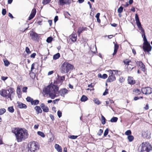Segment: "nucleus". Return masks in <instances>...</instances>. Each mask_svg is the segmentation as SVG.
I'll use <instances>...</instances> for the list:
<instances>
[{"instance_id": "nucleus-1", "label": "nucleus", "mask_w": 152, "mask_h": 152, "mask_svg": "<svg viewBox=\"0 0 152 152\" xmlns=\"http://www.w3.org/2000/svg\"><path fill=\"white\" fill-rule=\"evenodd\" d=\"M13 132L15 134L18 142L25 140L28 136V131L25 129L16 128Z\"/></svg>"}, {"instance_id": "nucleus-2", "label": "nucleus", "mask_w": 152, "mask_h": 152, "mask_svg": "<svg viewBox=\"0 0 152 152\" xmlns=\"http://www.w3.org/2000/svg\"><path fill=\"white\" fill-rule=\"evenodd\" d=\"M58 90V87L57 86L50 85L45 88L44 92L52 99H54L57 96Z\"/></svg>"}, {"instance_id": "nucleus-3", "label": "nucleus", "mask_w": 152, "mask_h": 152, "mask_svg": "<svg viewBox=\"0 0 152 152\" xmlns=\"http://www.w3.org/2000/svg\"><path fill=\"white\" fill-rule=\"evenodd\" d=\"M14 89L10 88L7 89H2L1 95L3 96L6 97L7 98H9L12 100L11 96H13L14 94Z\"/></svg>"}, {"instance_id": "nucleus-4", "label": "nucleus", "mask_w": 152, "mask_h": 152, "mask_svg": "<svg viewBox=\"0 0 152 152\" xmlns=\"http://www.w3.org/2000/svg\"><path fill=\"white\" fill-rule=\"evenodd\" d=\"M73 66L67 62H64L61 67V72L62 73H66L72 69Z\"/></svg>"}, {"instance_id": "nucleus-5", "label": "nucleus", "mask_w": 152, "mask_h": 152, "mask_svg": "<svg viewBox=\"0 0 152 152\" xmlns=\"http://www.w3.org/2000/svg\"><path fill=\"white\" fill-rule=\"evenodd\" d=\"M152 150V147L148 142H145L142 143L141 151L142 152H149Z\"/></svg>"}, {"instance_id": "nucleus-6", "label": "nucleus", "mask_w": 152, "mask_h": 152, "mask_svg": "<svg viewBox=\"0 0 152 152\" xmlns=\"http://www.w3.org/2000/svg\"><path fill=\"white\" fill-rule=\"evenodd\" d=\"M28 152H35V151L39 149V147L35 142L29 143L28 145Z\"/></svg>"}, {"instance_id": "nucleus-7", "label": "nucleus", "mask_w": 152, "mask_h": 152, "mask_svg": "<svg viewBox=\"0 0 152 152\" xmlns=\"http://www.w3.org/2000/svg\"><path fill=\"white\" fill-rule=\"evenodd\" d=\"M113 71L117 72L118 71L111 70L108 71V72L109 73V76L107 80V82H111L115 80V77L113 72Z\"/></svg>"}, {"instance_id": "nucleus-8", "label": "nucleus", "mask_w": 152, "mask_h": 152, "mask_svg": "<svg viewBox=\"0 0 152 152\" xmlns=\"http://www.w3.org/2000/svg\"><path fill=\"white\" fill-rule=\"evenodd\" d=\"M135 19L136 24L139 30L141 31L142 34H145L144 30L141 26V25L140 21L139 19L137 14H136L135 15Z\"/></svg>"}, {"instance_id": "nucleus-9", "label": "nucleus", "mask_w": 152, "mask_h": 152, "mask_svg": "<svg viewBox=\"0 0 152 152\" xmlns=\"http://www.w3.org/2000/svg\"><path fill=\"white\" fill-rule=\"evenodd\" d=\"M142 93L145 94H150L152 93V88L147 87L142 88L141 89Z\"/></svg>"}, {"instance_id": "nucleus-10", "label": "nucleus", "mask_w": 152, "mask_h": 152, "mask_svg": "<svg viewBox=\"0 0 152 152\" xmlns=\"http://www.w3.org/2000/svg\"><path fill=\"white\" fill-rule=\"evenodd\" d=\"M143 49L144 52H149L151 50L152 47L149 43L144 44Z\"/></svg>"}, {"instance_id": "nucleus-11", "label": "nucleus", "mask_w": 152, "mask_h": 152, "mask_svg": "<svg viewBox=\"0 0 152 152\" xmlns=\"http://www.w3.org/2000/svg\"><path fill=\"white\" fill-rule=\"evenodd\" d=\"M30 36L31 39L33 40H37L39 38V36L38 34L33 31L30 33Z\"/></svg>"}, {"instance_id": "nucleus-12", "label": "nucleus", "mask_w": 152, "mask_h": 152, "mask_svg": "<svg viewBox=\"0 0 152 152\" xmlns=\"http://www.w3.org/2000/svg\"><path fill=\"white\" fill-rule=\"evenodd\" d=\"M59 4L63 6L65 4L69 5L71 3V1L69 0H59Z\"/></svg>"}, {"instance_id": "nucleus-13", "label": "nucleus", "mask_w": 152, "mask_h": 152, "mask_svg": "<svg viewBox=\"0 0 152 152\" xmlns=\"http://www.w3.org/2000/svg\"><path fill=\"white\" fill-rule=\"evenodd\" d=\"M136 64L138 66L140 67V68L142 70L143 72L145 71V66L143 64L141 61H137L136 62Z\"/></svg>"}, {"instance_id": "nucleus-14", "label": "nucleus", "mask_w": 152, "mask_h": 152, "mask_svg": "<svg viewBox=\"0 0 152 152\" xmlns=\"http://www.w3.org/2000/svg\"><path fill=\"white\" fill-rule=\"evenodd\" d=\"M36 13V10L35 9H33L31 12V13L28 18V20H30L32 19L35 16Z\"/></svg>"}, {"instance_id": "nucleus-15", "label": "nucleus", "mask_w": 152, "mask_h": 152, "mask_svg": "<svg viewBox=\"0 0 152 152\" xmlns=\"http://www.w3.org/2000/svg\"><path fill=\"white\" fill-rule=\"evenodd\" d=\"M69 38L73 42H75L77 39V35L76 34H72L69 36Z\"/></svg>"}, {"instance_id": "nucleus-16", "label": "nucleus", "mask_w": 152, "mask_h": 152, "mask_svg": "<svg viewBox=\"0 0 152 152\" xmlns=\"http://www.w3.org/2000/svg\"><path fill=\"white\" fill-rule=\"evenodd\" d=\"M18 107L20 108H27L26 105L23 103L19 102H17Z\"/></svg>"}, {"instance_id": "nucleus-17", "label": "nucleus", "mask_w": 152, "mask_h": 152, "mask_svg": "<svg viewBox=\"0 0 152 152\" xmlns=\"http://www.w3.org/2000/svg\"><path fill=\"white\" fill-rule=\"evenodd\" d=\"M128 81L129 84L131 85H133L135 83V81L134 80L133 77L130 76L128 77Z\"/></svg>"}, {"instance_id": "nucleus-18", "label": "nucleus", "mask_w": 152, "mask_h": 152, "mask_svg": "<svg viewBox=\"0 0 152 152\" xmlns=\"http://www.w3.org/2000/svg\"><path fill=\"white\" fill-rule=\"evenodd\" d=\"M68 92L69 91L66 88L62 89L61 91V95L64 97L66 94L68 93Z\"/></svg>"}, {"instance_id": "nucleus-19", "label": "nucleus", "mask_w": 152, "mask_h": 152, "mask_svg": "<svg viewBox=\"0 0 152 152\" xmlns=\"http://www.w3.org/2000/svg\"><path fill=\"white\" fill-rule=\"evenodd\" d=\"M34 109L37 112V114H39V113H42V110L40 107L39 106H37L35 107H34Z\"/></svg>"}, {"instance_id": "nucleus-20", "label": "nucleus", "mask_w": 152, "mask_h": 152, "mask_svg": "<svg viewBox=\"0 0 152 152\" xmlns=\"http://www.w3.org/2000/svg\"><path fill=\"white\" fill-rule=\"evenodd\" d=\"M118 48V45L116 44H115L114 45V52L113 54V56L115 55L117 53V50Z\"/></svg>"}, {"instance_id": "nucleus-21", "label": "nucleus", "mask_w": 152, "mask_h": 152, "mask_svg": "<svg viewBox=\"0 0 152 152\" xmlns=\"http://www.w3.org/2000/svg\"><path fill=\"white\" fill-rule=\"evenodd\" d=\"M55 148L58 152H62V148L61 147L59 146V145L57 144H56L55 145Z\"/></svg>"}, {"instance_id": "nucleus-22", "label": "nucleus", "mask_w": 152, "mask_h": 152, "mask_svg": "<svg viewBox=\"0 0 152 152\" xmlns=\"http://www.w3.org/2000/svg\"><path fill=\"white\" fill-rule=\"evenodd\" d=\"M16 92L17 94H18V97H21V92L20 88L18 87H17Z\"/></svg>"}, {"instance_id": "nucleus-23", "label": "nucleus", "mask_w": 152, "mask_h": 152, "mask_svg": "<svg viewBox=\"0 0 152 152\" xmlns=\"http://www.w3.org/2000/svg\"><path fill=\"white\" fill-rule=\"evenodd\" d=\"M39 100L37 99L35 100H33L31 102V104L32 105H37L39 104Z\"/></svg>"}, {"instance_id": "nucleus-24", "label": "nucleus", "mask_w": 152, "mask_h": 152, "mask_svg": "<svg viewBox=\"0 0 152 152\" xmlns=\"http://www.w3.org/2000/svg\"><path fill=\"white\" fill-rule=\"evenodd\" d=\"M86 28H84V27H79L78 29V30L77 31V33L78 34V36L80 35V34Z\"/></svg>"}, {"instance_id": "nucleus-25", "label": "nucleus", "mask_w": 152, "mask_h": 152, "mask_svg": "<svg viewBox=\"0 0 152 152\" xmlns=\"http://www.w3.org/2000/svg\"><path fill=\"white\" fill-rule=\"evenodd\" d=\"M142 37H143V40L144 41V42L143 43L144 44H147L149 43L148 42L147 38L146 37L145 34H142Z\"/></svg>"}, {"instance_id": "nucleus-26", "label": "nucleus", "mask_w": 152, "mask_h": 152, "mask_svg": "<svg viewBox=\"0 0 152 152\" xmlns=\"http://www.w3.org/2000/svg\"><path fill=\"white\" fill-rule=\"evenodd\" d=\"M134 93L137 95H138L141 94V91L139 89H136L134 91Z\"/></svg>"}, {"instance_id": "nucleus-27", "label": "nucleus", "mask_w": 152, "mask_h": 152, "mask_svg": "<svg viewBox=\"0 0 152 152\" xmlns=\"http://www.w3.org/2000/svg\"><path fill=\"white\" fill-rule=\"evenodd\" d=\"M87 97L85 95H83L80 99V100L82 102H85L88 100Z\"/></svg>"}, {"instance_id": "nucleus-28", "label": "nucleus", "mask_w": 152, "mask_h": 152, "mask_svg": "<svg viewBox=\"0 0 152 152\" xmlns=\"http://www.w3.org/2000/svg\"><path fill=\"white\" fill-rule=\"evenodd\" d=\"M60 57V54L59 53H58L53 56V59L55 60H56L58 58Z\"/></svg>"}, {"instance_id": "nucleus-29", "label": "nucleus", "mask_w": 152, "mask_h": 152, "mask_svg": "<svg viewBox=\"0 0 152 152\" xmlns=\"http://www.w3.org/2000/svg\"><path fill=\"white\" fill-rule=\"evenodd\" d=\"M94 103L97 105H99L101 103V102L99 100V99L97 98H94Z\"/></svg>"}, {"instance_id": "nucleus-30", "label": "nucleus", "mask_w": 152, "mask_h": 152, "mask_svg": "<svg viewBox=\"0 0 152 152\" xmlns=\"http://www.w3.org/2000/svg\"><path fill=\"white\" fill-rule=\"evenodd\" d=\"M118 118L116 117H113L111 118L110 121L111 122H116L117 121Z\"/></svg>"}, {"instance_id": "nucleus-31", "label": "nucleus", "mask_w": 152, "mask_h": 152, "mask_svg": "<svg viewBox=\"0 0 152 152\" xmlns=\"http://www.w3.org/2000/svg\"><path fill=\"white\" fill-rule=\"evenodd\" d=\"M37 133L38 135L41 136L42 137H44L45 136L43 132L40 131H38Z\"/></svg>"}, {"instance_id": "nucleus-32", "label": "nucleus", "mask_w": 152, "mask_h": 152, "mask_svg": "<svg viewBox=\"0 0 152 152\" xmlns=\"http://www.w3.org/2000/svg\"><path fill=\"white\" fill-rule=\"evenodd\" d=\"M29 75L33 79L35 77V74L32 71H30V72L29 73Z\"/></svg>"}, {"instance_id": "nucleus-33", "label": "nucleus", "mask_w": 152, "mask_h": 152, "mask_svg": "<svg viewBox=\"0 0 152 152\" xmlns=\"http://www.w3.org/2000/svg\"><path fill=\"white\" fill-rule=\"evenodd\" d=\"M106 119L105 117L103 115H102L101 117V121L102 124L103 125H104L105 124Z\"/></svg>"}, {"instance_id": "nucleus-34", "label": "nucleus", "mask_w": 152, "mask_h": 152, "mask_svg": "<svg viewBox=\"0 0 152 152\" xmlns=\"http://www.w3.org/2000/svg\"><path fill=\"white\" fill-rule=\"evenodd\" d=\"M127 138L129 141L131 142L133 141V140L134 139V137L133 136L129 135L128 136Z\"/></svg>"}, {"instance_id": "nucleus-35", "label": "nucleus", "mask_w": 152, "mask_h": 152, "mask_svg": "<svg viewBox=\"0 0 152 152\" xmlns=\"http://www.w3.org/2000/svg\"><path fill=\"white\" fill-rule=\"evenodd\" d=\"M8 110L9 112L11 113H13L14 111V109L12 106L8 107Z\"/></svg>"}, {"instance_id": "nucleus-36", "label": "nucleus", "mask_w": 152, "mask_h": 152, "mask_svg": "<svg viewBox=\"0 0 152 152\" xmlns=\"http://www.w3.org/2000/svg\"><path fill=\"white\" fill-rule=\"evenodd\" d=\"M6 111V110L4 108H1L0 109V115H2Z\"/></svg>"}, {"instance_id": "nucleus-37", "label": "nucleus", "mask_w": 152, "mask_h": 152, "mask_svg": "<svg viewBox=\"0 0 152 152\" xmlns=\"http://www.w3.org/2000/svg\"><path fill=\"white\" fill-rule=\"evenodd\" d=\"M64 15L66 18H69V16H70L69 13L67 12H64Z\"/></svg>"}, {"instance_id": "nucleus-38", "label": "nucleus", "mask_w": 152, "mask_h": 152, "mask_svg": "<svg viewBox=\"0 0 152 152\" xmlns=\"http://www.w3.org/2000/svg\"><path fill=\"white\" fill-rule=\"evenodd\" d=\"M132 65L130 64L127 66V69L128 71H131L134 68V67H132Z\"/></svg>"}, {"instance_id": "nucleus-39", "label": "nucleus", "mask_w": 152, "mask_h": 152, "mask_svg": "<svg viewBox=\"0 0 152 152\" xmlns=\"http://www.w3.org/2000/svg\"><path fill=\"white\" fill-rule=\"evenodd\" d=\"M50 1L51 0H43L42 3L44 5H45L49 3Z\"/></svg>"}, {"instance_id": "nucleus-40", "label": "nucleus", "mask_w": 152, "mask_h": 152, "mask_svg": "<svg viewBox=\"0 0 152 152\" xmlns=\"http://www.w3.org/2000/svg\"><path fill=\"white\" fill-rule=\"evenodd\" d=\"M53 38L51 37H48L46 40V41L48 43H50L53 40Z\"/></svg>"}, {"instance_id": "nucleus-41", "label": "nucleus", "mask_w": 152, "mask_h": 152, "mask_svg": "<svg viewBox=\"0 0 152 152\" xmlns=\"http://www.w3.org/2000/svg\"><path fill=\"white\" fill-rule=\"evenodd\" d=\"M43 110V111L45 112H48L49 111V109L48 107L47 106H45V107L42 108Z\"/></svg>"}, {"instance_id": "nucleus-42", "label": "nucleus", "mask_w": 152, "mask_h": 152, "mask_svg": "<svg viewBox=\"0 0 152 152\" xmlns=\"http://www.w3.org/2000/svg\"><path fill=\"white\" fill-rule=\"evenodd\" d=\"M123 7L121 6L118 9V12L119 13H121L123 10Z\"/></svg>"}, {"instance_id": "nucleus-43", "label": "nucleus", "mask_w": 152, "mask_h": 152, "mask_svg": "<svg viewBox=\"0 0 152 152\" xmlns=\"http://www.w3.org/2000/svg\"><path fill=\"white\" fill-rule=\"evenodd\" d=\"M4 65L6 66H8L10 64V63L8 60H4Z\"/></svg>"}, {"instance_id": "nucleus-44", "label": "nucleus", "mask_w": 152, "mask_h": 152, "mask_svg": "<svg viewBox=\"0 0 152 152\" xmlns=\"http://www.w3.org/2000/svg\"><path fill=\"white\" fill-rule=\"evenodd\" d=\"M130 62V61L127 59H126L124 61V64L127 65V66L130 64L129 63Z\"/></svg>"}, {"instance_id": "nucleus-45", "label": "nucleus", "mask_w": 152, "mask_h": 152, "mask_svg": "<svg viewBox=\"0 0 152 152\" xmlns=\"http://www.w3.org/2000/svg\"><path fill=\"white\" fill-rule=\"evenodd\" d=\"M26 101L27 102H30L31 103V102H32V101L33 100V99L31 98V97L28 96V97L26 98Z\"/></svg>"}, {"instance_id": "nucleus-46", "label": "nucleus", "mask_w": 152, "mask_h": 152, "mask_svg": "<svg viewBox=\"0 0 152 152\" xmlns=\"http://www.w3.org/2000/svg\"><path fill=\"white\" fill-rule=\"evenodd\" d=\"M109 130L108 129H107L105 131L104 134V137H106L108 133Z\"/></svg>"}, {"instance_id": "nucleus-47", "label": "nucleus", "mask_w": 152, "mask_h": 152, "mask_svg": "<svg viewBox=\"0 0 152 152\" xmlns=\"http://www.w3.org/2000/svg\"><path fill=\"white\" fill-rule=\"evenodd\" d=\"M131 134V132L130 130H128L125 132V134L127 135H130Z\"/></svg>"}, {"instance_id": "nucleus-48", "label": "nucleus", "mask_w": 152, "mask_h": 152, "mask_svg": "<svg viewBox=\"0 0 152 152\" xmlns=\"http://www.w3.org/2000/svg\"><path fill=\"white\" fill-rule=\"evenodd\" d=\"M77 136L75 135H71L69 136V138H71L72 139H75L77 138Z\"/></svg>"}, {"instance_id": "nucleus-49", "label": "nucleus", "mask_w": 152, "mask_h": 152, "mask_svg": "<svg viewBox=\"0 0 152 152\" xmlns=\"http://www.w3.org/2000/svg\"><path fill=\"white\" fill-rule=\"evenodd\" d=\"M6 10L5 9H3L2 10V14L3 15H5L6 14Z\"/></svg>"}, {"instance_id": "nucleus-50", "label": "nucleus", "mask_w": 152, "mask_h": 152, "mask_svg": "<svg viewBox=\"0 0 152 152\" xmlns=\"http://www.w3.org/2000/svg\"><path fill=\"white\" fill-rule=\"evenodd\" d=\"M57 115L59 118H60L62 115V113L60 111L58 110L57 112Z\"/></svg>"}, {"instance_id": "nucleus-51", "label": "nucleus", "mask_w": 152, "mask_h": 152, "mask_svg": "<svg viewBox=\"0 0 152 152\" xmlns=\"http://www.w3.org/2000/svg\"><path fill=\"white\" fill-rule=\"evenodd\" d=\"M36 64V63H34L32 64L31 70V72H32L33 69H35L34 66Z\"/></svg>"}, {"instance_id": "nucleus-52", "label": "nucleus", "mask_w": 152, "mask_h": 152, "mask_svg": "<svg viewBox=\"0 0 152 152\" xmlns=\"http://www.w3.org/2000/svg\"><path fill=\"white\" fill-rule=\"evenodd\" d=\"M25 51L26 53L28 54H29L31 53V52L30 51L29 48L28 47H26V48Z\"/></svg>"}, {"instance_id": "nucleus-53", "label": "nucleus", "mask_w": 152, "mask_h": 152, "mask_svg": "<svg viewBox=\"0 0 152 152\" xmlns=\"http://www.w3.org/2000/svg\"><path fill=\"white\" fill-rule=\"evenodd\" d=\"M103 130L101 129H100L98 133H97V134L99 136H100L103 133Z\"/></svg>"}, {"instance_id": "nucleus-54", "label": "nucleus", "mask_w": 152, "mask_h": 152, "mask_svg": "<svg viewBox=\"0 0 152 152\" xmlns=\"http://www.w3.org/2000/svg\"><path fill=\"white\" fill-rule=\"evenodd\" d=\"M124 79L123 78V77H121L120 78H119V81H120V82L122 83L123 82H124Z\"/></svg>"}, {"instance_id": "nucleus-55", "label": "nucleus", "mask_w": 152, "mask_h": 152, "mask_svg": "<svg viewBox=\"0 0 152 152\" xmlns=\"http://www.w3.org/2000/svg\"><path fill=\"white\" fill-rule=\"evenodd\" d=\"M108 89H106L105 91L103 93V96H105L107 95V94H108Z\"/></svg>"}, {"instance_id": "nucleus-56", "label": "nucleus", "mask_w": 152, "mask_h": 152, "mask_svg": "<svg viewBox=\"0 0 152 152\" xmlns=\"http://www.w3.org/2000/svg\"><path fill=\"white\" fill-rule=\"evenodd\" d=\"M107 75L106 74H104L102 75V78L103 79H105L107 78Z\"/></svg>"}, {"instance_id": "nucleus-57", "label": "nucleus", "mask_w": 152, "mask_h": 152, "mask_svg": "<svg viewBox=\"0 0 152 152\" xmlns=\"http://www.w3.org/2000/svg\"><path fill=\"white\" fill-rule=\"evenodd\" d=\"M27 87H24L23 88L22 91L24 92H26L27 91Z\"/></svg>"}, {"instance_id": "nucleus-58", "label": "nucleus", "mask_w": 152, "mask_h": 152, "mask_svg": "<svg viewBox=\"0 0 152 152\" xmlns=\"http://www.w3.org/2000/svg\"><path fill=\"white\" fill-rule=\"evenodd\" d=\"M144 108L146 110H147L149 109V105L148 104H146L145 107Z\"/></svg>"}, {"instance_id": "nucleus-59", "label": "nucleus", "mask_w": 152, "mask_h": 152, "mask_svg": "<svg viewBox=\"0 0 152 152\" xmlns=\"http://www.w3.org/2000/svg\"><path fill=\"white\" fill-rule=\"evenodd\" d=\"M36 55V54L35 53H32L30 56L31 58H34Z\"/></svg>"}, {"instance_id": "nucleus-60", "label": "nucleus", "mask_w": 152, "mask_h": 152, "mask_svg": "<svg viewBox=\"0 0 152 152\" xmlns=\"http://www.w3.org/2000/svg\"><path fill=\"white\" fill-rule=\"evenodd\" d=\"M58 16H56L55 17L54 19V22L56 23L58 20Z\"/></svg>"}, {"instance_id": "nucleus-61", "label": "nucleus", "mask_w": 152, "mask_h": 152, "mask_svg": "<svg viewBox=\"0 0 152 152\" xmlns=\"http://www.w3.org/2000/svg\"><path fill=\"white\" fill-rule=\"evenodd\" d=\"M7 78V77L2 76L1 77V79L3 80H5Z\"/></svg>"}, {"instance_id": "nucleus-62", "label": "nucleus", "mask_w": 152, "mask_h": 152, "mask_svg": "<svg viewBox=\"0 0 152 152\" xmlns=\"http://www.w3.org/2000/svg\"><path fill=\"white\" fill-rule=\"evenodd\" d=\"M100 14L99 13H98L96 15L95 17L96 18H99Z\"/></svg>"}, {"instance_id": "nucleus-63", "label": "nucleus", "mask_w": 152, "mask_h": 152, "mask_svg": "<svg viewBox=\"0 0 152 152\" xmlns=\"http://www.w3.org/2000/svg\"><path fill=\"white\" fill-rule=\"evenodd\" d=\"M53 73V71H49L48 73V75H50L52 74Z\"/></svg>"}, {"instance_id": "nucleus-64", "label": "nucleus", "mask_w": 152, "mask_h": 152, "mask_svg": "<svg viewBox=\"0 0 152 152\" xmlns=\"http://www.w3.org/2000/svg\"><path fill=\"white\" fill-rule=\"evenodd\" d=\"M59 100V99H56L53 101V103L54 104H55L56 103V102L58 101Z\"/></svg>"}]
</instances>
